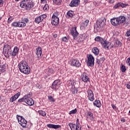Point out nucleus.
I'll return each instance as SVG.
<instances>
[{"label": "nucleus", "instance_id": "nucleus-1", "mask_svg": "<svg viewBox=\"0 0 130 130\" xmlns=\"http://www.w3.org/2000/svg\"><path fill=\"white\" fill-rule=\"evenodd\" d=\"M19 50V48L16 46L12 52V47L9 45H5L3 48V53L6 57H9V56H16L18 54Z\"/></svg>", "mask_w": 130, "mask_h": 130}, {"label": "nucleus", "instance_id": "nucleus-2", "mask_svg": "<svg viewBox=\"0 0 130 130\" xmlns=\"http://www.w3.org/2000/svg\"><path fill=\"white\" fill-rule=\"evenodd\" d=\"M18 68L20 71L25 75H28L30 73V68L28 66L27 62L22 61L18 64Z\"/></svg>", "mask_w": 130, "mask_h": 130}, {"label": "nucleus", "instance_id": "nucleus-3", "mask_svg": "<svg viewBox=\"0 0 130 130\" xmlns=\"http://www.w3.org/2000/svg\"><path fill=\"white\" fill-rule=\"evenodd\" d=\"M20 6L21 8L25 9L26 11H29L34 7V3L32 0H23L21 2Z\"/></svg>", "mask_w": 130, "mask_h": 130}, {"label": "nucleus", "instance_id": "nucleus-4", "mask_svg": "<svg viewBox=\"0 0 130 130\" xmlns=\"http://www.w3.org/2000/svg\"><path fill=\"white\" fill-rule=\"evenodd\" d=\"M106 23V19L105 18H101L97 20L96 24L95 25V28H101L103 27L104 24Z\"/></svg>", "mask_w": 130, "mask_h": 130}, {"label": "nucleus", "instance_id": "nucleus-5", "mask_svg": "<svg viewBox=\"0 0 130 130\" xmlns=\"http://www.w3.org/2000/svg\"><path fill=\"white\" fill-rule=\"evenodd\" d=\"M16 117L19 124L23 127H26V125H27V121L25 120L23 117L19 116V115H17Z\"/></svg>", "mask_w": 130, "mask_h": 130}, {"label": "nucleus", "instance_id": "nucleus-6", "mask_svg": "<svg viewBox=\"0 0 130 130\" xmlns=\"http://www.w3.org/2000/svg\"><path fill=\"white\" fill-rule=\"evenodd\" d=\"M87 66L89 67H93V66H94V57H93L91 54H90L87 56Z\"/></svg>", "mask_w": 130, "mask_h": 130}, {"label": "nucleus", "instance_id": "nucleus-7", "mask_svg": "<svg viewBox=\"0 0 130 130\" xmlns=\"http://www.w3.org/2000/svg\"><path fill=\"white\" fill-rule=\"evenodd\" d=\"M80 78L84 83H87L90 81V79L86 73H83L80 76Z\"/></svg>", "mask_w": 130, "mask_h": 130}, {"label": "nucleus", "instance_id": "nucleus-8", "mask_svg": "<svg viewBox=\"0 0 130 130\" xmlns=\"http://www.w3.org/2000/svg\"><path fill=\"white\" fill-rule=\"evenodd\" d=\"M69 125L71 130H82V127L79 126V128H78V126L77 124H73V123H69Z\"/></svg>", "mask_w": 130, "mask_h": 130}, {"label": "nucleus", "instance_id": "nucleus-9", "mask_svg": "<svg viewBox=\"0 0 130 130\" xmlns=\"http://www.w3.org/2000/svg\"><path fill=\"white\" fill-rule=\"evenodd\" d=\"M59 85H60V82H59V80H55L52 85V89H55V90H57L59 87Z\"/></svg>", "mask_w": 130, "mask_h": 130}, {"label": "nucleus", "instance_id": "nucleus-10", "mask_svg": "<svg viewBox=\"0 0 130 130\" xmlns=\"http://www.w3.org/2000/svg\"><path fill=\"white\" fill-rule=\"evenodd\" d=\"M71 35H72L74 39H76L77 37H78V35H79V33L77 31V27H73L72 28L71 31Z\"/></svg>", "mask_w": 130, "mask_h": 130}, {"label": "nucleus", "instance_id": "nucleus-11", "mask_svg": "<svg viewBox=\"0 0 130 130\" xmlns=\"http://www.w3.org/2000/svg\"><path fill=\"white\" fill-rule=\"evenodd\" d=\"M103 47L107 48V49H109V48H112L113 47V44H111L110 42L105 41Z\"/></svg>", "mask_w": 130, "mask_h": 130}, {"label": "nucleus", "instance_id": "nucleus-12", "mask_svg": "<svg viewBox=\"0 0 130 130\" xmlns=\"http://www.w3.org/2000/svg\"><path fill=\"white\" fill-rule=\"evenodd\" d=\"M25 103L29 105V106H32V105H34V100L32 99V98H26L25 99Z\"/></svg>", "mask_w": 130, "mask_h": 130}, {"label": "nucleus", "instance_id": "nucleus-13", "mask_svg": "<svg viewBox=\"0 0 130 130\" xmlns=\"http://www.w3.org/2000/svg\"><path fill=\"white\" fill-rule=\"evenodd\" d=\"M118 21L119 22V25H120V24L125 22V21H126V18L123 16H119L118 17Z\"/></svg>", "mask_w": 130, "mask_h": 130}, {"label": "nucleus", "instance_id": "nucleus-14", "mask_svg": "<svg viewBox=\"0 0 130 130\" xmlns=\"http://www.w3.org/2000/svg\"><path fill=\"white\" fill-rule=\"evenodd\" d=\"M80 0H72L70 4V7H78Z\"/></svg>", "mask_w": 130, "mask_h": 130}, {"label": "nucleus", "instance_id": "nucleus-15", "mask_svg": "<svg viewBox=\"0 0 130 130\" xmlns=\"http://www.w3.org/2000/svg\"><path fill=\"white\" fill-rule=\"evenodd\" d=\"M127 6H128V4H125L122 3H119L116 4L114 6V9H117V8H119V7H121V8H125V7H127Z\"/></svg>", "mask_w": 130, "mask_h": 130}, {"label": "nucleus", "instance_id": "nucleus-16", "mask_svg": "<svg viewBox=\"0 0 130 130\" xmlns=\"http://www.w3.org/2000/svg\"><path fill=\"white\" fill-rule=\"evenodd\" d=\"M111 23L113 25V26H117V25H119L118 17L113 18L111 19Z\"/></svg>", "mask_w": 130, "mask_h": 130}, {"label": "nucleus", "instance_id": "nucleus-17", "mask_svg": "<svg viewBox=\"0 0 130 130\" xmlns=\"http://www.w3.org/2000/svg\"><path fill=\"white\" fill-rule=\"evenodd\" d=\"M47 126L49 128H54L55 129L61 127L60 125H55L53 124H48L47 125Z\"/></svg>", "mask_w": 130, "mask_h": 130}, {"label": "nucleus", "instance_id": "nucleus-18", "mask_svg": "<svg viewBox=\"0 0 130 130\" xmlns=\"http://www.w3.org/2000/svg\"><path fill=\"white\" fill-rule=\"evenodd\" d=\"M58 21H59V19L58 17H52V24L54 26H56V25L58 24Z\"/></svg>", "mask_w": 130, "mask_h": 130}, {"label": "nucleus", "instance_id": "nucleus-19", "mask_svg": "<svg viewBox=\"0 0 130 130\" xmlns=\"http://www.w3.org/2000/svg\"><path fill=\"white\" fill-rule=\"evenodd\" d=\"M71 66H74V67H80L81 63L79 61H77L76 59H73L71 61Z\"/></svg>", "mask_w": 130, "mask_h": 130}, {"label": "nucleus", "instance_id": "nucleus-20", "mask_svg": "<svg viewBox=\"0 0 130 130\" xmlns=\"http://www.w3.org/2000/svg\"><path fill=\"white\" fill-rule=\"evenodd\" d=\"M95 41H99V42H100L102 46H103V45H104V43H105V41H106V40H103V39L100 37H96L95 38Z\"/></svg>", "mask_w": 130, "mask_h": 130}, {"label": "nucleus", "instance_id": "nucleus-21", "mask_svg": "<svg viewBox=\"0 0 130 130\" xmlns=\"http://www.w3.org/2000/svg\"><path fill=\"white\" fill-rule=\"evenodd\" d=\"M36 50L38 57H41V54H42V48L39 47L36 49Z\"/></svg>", "mask_w": 130, "mask_h": 130}, {"label": "nucleus", "instance_id": "nucleus-22", "mask_svg": "<svg viewBox=\"0 0 130 130\" xmlns=\"http://www.w3.org/2000/svg\"><path fill=\"white\" fill-rule=\"evenodd\" d=\"M93 105L96 107H98V108H100L101 107V102L99 100H95L93 103Z\"/></svg>", "mask_w": 130, "mask_h": 130}, {"label": "nucleus", "instance_id": "nucleus-23", "mask_svg": "<svg viewBox=\"0 0 130 130\" xmlns=\"http://www.w3.org/2000/svg\"><path fill=\"white\" fill-rule=\"evenodd\" d=\"M105 60V58L102 57L101 58L98 57L96 58V62L98 64H100V63H103V61Z\"/></svg>", "mask_w": 130, "mask_h": 130}, {"label": "nucleus", "instance_id": "nucleus-24", "mask_svg": "<svg viewBox=\"0 0 130 130\" xmlns=\"http://www.w3.org/2000/svg\"><path fill=\"white\" fill-rule=\"evenodd\" d=\"M67 85L69 87H74L75 86V80L72 81V80H70L67 81Z\"/></svg>", "mask_w": 130, "mask_h": 130}, {"label": "nucleus", "instance_id": "nucleus-25", "mask_svg": "<svg viewBox=\"0 0 130 130\" xmlns=\"http://www.w3.org/2000/svg\"><path fill=\"white\" fill-rule=\"evenodd\" d=\"M6 64H1L0 65V75L2 73H4V72H6Z\"/></svg>", "mask_w": 130, "mask_h": 130}, {"label": "nucleus", "instance_id": "nucleus-26", "mask_svg": "<svg viewBox=\"0 0 130 130\" xmlns=\"http://www.w3.org/2000/svg\"><path fill=\"white\" fill-rule=\"evenodd\" d=\"M87 94L88 98H93V97H94V93H93V91H92L91 89H88Z\"/></svg>", "mask_w": 130, "mask_h": 130}, {"label": "nucleus", "instance_id": "nucleus-27", "mask_svg": "<svg viewBox=\"0 0 130 130\" xmlns=\"http://www.w3.org/2000/svg\"><path fill=\"white\" fill-rule=\"evenodd\" d=\"M92 51L94 54L95 55H98L99 54V49L97 47H94L92 49Z\"/></svg>", "mask_w": 130, "mask_h": 130}, {"label": "nucleus", "instance_id": "nucleus-28", "mask_svg": "<svg viewBox=\"0 0 130 130\" xmlns=\"http://www.w3.org/2000/svg\"><path fill=\"white\" fill-rule=\"evenodd\" d=\"M87 117L90 119V120H93L94 117L93 116V113L90 111L87 112Z\"/></svg>", "mask_w": 130, "mask_h": 130}, {"label": "nucleus", "instance_id": "nucleus-29", "mask_svg": "<svg viewBox=\"0 0 130 130\" xmlns=\"http://www.w3.org/2000/svg\"><path fill=\"white\" fill-rule=\"evenodd\" d=\"M71 91L72 94H77V93H78V89L76 88L75 85L74 86V87H71Z\"/></svg>", "mask_w": 130, "mask_h": 130}, {"label": "nucleus", "instance_id": "nucleus-30", "mask_svg": "<svg viewBox=\"0 0 130 130\" xmlns=\"http://www.w3.org/2000/svg\"><path fill=\"white\" fill-rule=\"evenodd\" d=\"M35 22L37 23V24H39L41 22H42V19L40 16L37 17L35 18Z\"/></svg>", "mask_w": 130, "mask_h": 130}, {"label": "nucleus", "instance_id": "nucleus-31", "mask_svg": "<svg viewBox=\"0 0 130 130\" xmlns=\"http://www.w3.org/2000/svg\"><path fill=\"white\" fill-rule=\"evenodd\" d=\"M121 46V43L120 42V41L118 40L116 41L115 43V46H116V47H120Z\"/></svg>", "mask_w": 130, "mask_h": 130}, {"label": "nucleus", "instance_id": "nucleus-32", "mask_svg": "<svg viewBox=\"0 0 130 130\" xmlns=\"http://www.w3.org/2000/svg\"><path fill=\"white\" fill-rule=\"evenodd\" d=\"M38 113L40 114V115H42V116H46V113L45 112V111L39 110L38 111Z\"/></svg>", "mask_w": 130, "mask_h": 130}, {"label": "nucleus", "instance_id": "nucleus-33", "mask_svg": "<svg viewBox=\"0 0 130 130\" xmlns=\"http://www.w3.org/2000/svg\"><path fill=\"white\" fill-rule=\"evenodd\" d=\"M53 2L56 5H60L61 4V0H53Z\"/></svg>", "mask_w": 130, "mask_h": 130}, {"label": "nucleus", "instance_id": "nucleus-34", "mask_svg": "<svg viewBox=\"0 0 130 130\" xmlns=\"http://www.w3.org/2000/svg\"><path fill=\"white\" fill-rule=\"evenodd\" d=\"M25 26H26V23L24 22H18V27L22 28L23 27H25Z\"/></svg>", "mask_w": 130, "mask_h": 130}, {"label": "nucleus", "instance_id": "nucleus-35", "mask_svg": "<svg viewBox=\"0 0 130 130\" xmlns=\"http://www.w3.org/2000/svg\"><path fill=\"white\" fill-rule=\"evenodd\" d=\"M88 24H89V20H86L83 23V27H87L88 26Z\"/></svg>", "mask_w": 130, "mask_h": 130}, {"label": "nucleus", "instance_id": "nucleus-36", "mask_svg": "<svg viewBox=\"0 0 130 130\" xmlns=\"http://www.w3.org/2000/svg\"><path fill=\"white\" fill-rule=\"evenodd\" d=\"M20 95H21V92H18L17 93L11 97V98H19Z\"/></svg>", "mask_w": 130, "mask_h": 130}, {"label": "nucleus", "instance_id": "nucleus-37", "mask_svg": "<svg viewBox=\"0 0 130 130\" xmlns=\"http://www.w3.org/2000/svg\"><path fill=\"white\" fill-rule=\"evenodd\" d=\"M121 70L123 73H124V72H125L126 71V68H125V66H124V65H123L122 64H121Z\"/></svg>", "mask_w": 130, "mask_h": 130}, {"label": "nucleus", "instance_id": "nucleus-38", "mask_svg": "<svg viewBox=\"0 0 130 130\" xmlns=\"http://www.w3.org/2000/svg\"><path fill=\"white\" fill-rule=\"evenodd\" d=\"M77 112V109H75L74 110H72L69 113V114H75Z\"/></svg>", "mask_w": 130, "mask_h": 130}, {"label": "nucleus", "instance_id": "nucleus-39", "mask_svg": "<svg viewBox=\"0 0 130 130\" xmlns=\"http://www.w3.org/2000/svg\"><path fill=\"white\" fill-rule=\"evenodd\" d=\"M31 96H32V93L31 92H29L26 95L24 96V98H31Z\"/></svg>", "mask_w": 130, "mask_h": 130}, {"label": "nucleus", "instance_id": "nucleus-40", "mask_svg": "<svg viewBox=\"0 0 130 130\" xmlns=\"http://www.w3.org/2000/svg\"><path fill=\"white\" fill-rule=\"evenodd\" d=\"M67 15L69 16V17H71V18L74 17V15H73V12H71V11H68Z\"/></svg>", "mask_w": 130, "mask_h": 130}, {"label": "nucleus", "instance_id": "nucleus-41", "mask_svg": "<svg viewBox=\"0 0 130 130\" xmlns=\"http://www.w3.org/2000/svg\"><path fill=\"white\" fill-rule=\"evenodd\" d=\"M12 26H13V27H19V23L13 22L12 24Z\"/></svg>", "mask_w": 130, "mask_h": 130}, {"label": "nucleus", "instance_id": "nucleus-42", "mask_svg": "<svg viewBox=\"0 0 130 130\" xmlns=\"http://www.w3.org/2000/svg\"><path fill=\"white\" fill-rule=\"evenodd\" d=\"M58 13H57V12H55L53 14L52 18H58Z\"/></svg>", "mask_w": 130, "mask_h": 130}, {"label": "nucleus", "instance_id": "nucleus-43", "mask_svg": "<svg viewBox=\"0 0 130 130\" xmlns=\"http://www.w3.org/2000/svg\"><path fill=\"white\" fill-rule=\"evenodd\" d=\"M26 98H21L18 100V102H25Z\"/></svg>", "mask_w": 130, "mask_h": 130}, {"label": "nucleus", "instance_id": "nucleus-44", "mask_svg": "<svg viewBox=\"0 0 130 130\" xmlns=\"http://www.w3.org/2000/svg\"><path fill=\"white\" fill-rule=\"evenodd\" d=\"M77 41H78V42H82L83 41H84V38L80 37H79V38L78 39Z\"/></svg>", "mask_w": 130, "mask_h": 130}, {"label": "nucleus", "instance_id": "nucleus-45", "mask_svg": "<svg viewBox=\"0 0 130 130\" xmlns=\"http://www.w3.org/2000/svg\"><path fill=\"white\" fill-rule=\"evenodd\" d=\"M76 124L77 125V127L79 128V126H81V124L79 122V118H77L76 120Z\"/></svg>", "mask_w": 130, "mask_h": 130}, {"label": "nucleus", "instance_id": "nucleus-46", "mask_svg": "<svg viewBox=\"0 0 130 130\" xmlns=\"http://www.w3.org/2000/svg\"><path fill=\"white\" fill-rule=\"evenodd\" d=\"M40 17L41 18L42 20L43 21V19H45V18H46V15L44 14L41 16H40Z\"/></svg>", "mask_w": 130, "mask_h": 130}, {"label": "nucleus", "instance_id": "nucleus-47", "mask_svg": "<svg viewBox=\"0 0 130 130\" xmlns=\"http://www.w3.org/2000/svg\"><path fill=\"white\" fill-rule=\"evenodd\" d=\"M125 36L127 37H130V29L126 32Z\"/></svg>", "mask_w": 130, "mask_h": 130}, {"label": "nucleus", "instance_id": "nucleus-48", "mask_svg": "<svg viewBox=\"0 0 130 130\" xmlns=\"http://www.w3.org/2000/svg\"><path fill=\"white\" fill-rule=\"evenodd\" d=\"M126 63L130 67V57H128L126 60Z\"/></svg>", "mask_w": 130, "mask_h": 130}, {"label": "nucleus", "instance_id": "nucleus-49", "mask_svg": "<svg viewBox=\"0 0 130 130\" xmlns=\"http://www.w3.org/2000/svg\"><path fill=\"white\" fill-rule=\"evenodd\" d=\"M48 100L50 102H54L55 101V100L53 98H49Z\"/></svg>", "mask_w": 130, "mask_h": 130}, {"label": "nucleus", "instance_id": "nucleus-50", "mask_svg": "<svg viewBox=\"0 0 130 130\" xmlns=\"http://www.w3.org/2000/svg\"><path fill=\"white\" fill-rule=\"evenodd\" d=\"M62 41H64V42H68V38H67L66 37L62 38Z\"/></svg>", "mask_w": 130, "mask_h": 130}, {"label": "nucleus", "instance_id": "nucleus-51", "mask_svg": "<svg viewBox=\"0 0 130 130\" xmlns=\"http://www.w3.org/2000/svg\"><path fill=\"white\" fill-rule=\"evenodd\" d=\"M17 99V98H11L10 100V102H14V101H16V100Z\"/></svg>", "mask_w": 130, "mask_h": 130}, {"label": "nucleus", "instance_id": "nucleus-52", "mask_svg": "<svg viewBox=\"0 0 130 130\" xmlns=\"http://www.w3.org/2000/svg\"><path fill=\"white\" fill-rule=\"evenodd\" d=\"M47 8H48V5H45V6L43 8L44 10L46 11L47 10Z\"/></svg>", "mask_w": 130, "mask_h": 130}, {"label": "nucleus", "instance_id": "nucleus-53", "mask_svg": "<svg viewBox=\"0 0 130 130\" xmlns=\"http://www.w3.org/2000/svg\"><path fill=\"white\" fill-rule=\"evenodd\" d=\"M13 20V19H12V18L10 17L8 18V23H10L11 22V21Z\"/></svg>", "mask_w": 130, "mask_h": 130}, {"label": "nucleus", "instance_id": "nucleus-54", "mask_svg": "<svg viewBox=\"0 0 130 130\" xmlns=\"http://www.w3.org/2000/svg\"><path fill=\"white\" fill-rule=\"evenodd\" d=\"M111 106H112L113 109H116V106H114L113 104L111 105Z\"/></svg>", "mask_w": 130, "mask_h": 130}, {"label": "nucleus", "instance_id": "nucleus-55", "mask_svg": "<svg viewBox=\"0 0 130 130\" xmlns=\"http://www.w3.org/2000/svg\"><path fill=\"white\" fill-rule=\"evenodd\" d=\"M127 88L128 89H130V83L127 84Z\"/></svg>", "mask_w": 130, "mask_h": 130}, {"label": "nucleus", "instance_id": "nucleus-56", "mask_svg": "<svg viewBox=\"0 0 130 130\" xmlns=\"http://www.w3.org/2000/svg\"><path fill=\"white\" fill-rule=\"evenodd\" d=\"M24 21L26 23H28V22L29 21V20H28L27 18H25Z\"/></svg>", "mask_w": 130, "mask_h": 130}, {"label": "nucleus", "instance_id": "nucleus-57", "mask_svg": "<svg viewBox=\"0 0 130 130\" xmlns=\"http://www.w3.org/2000/svg\"><path fill=\"white\" fill-rule=\"evenodd\" d=\"M48 72L50 73H52L53 72V70L52 69H49Z\"/></svg>", "mask_w": 130, "mask_h": 130}, {"label": "nucleus", "instance_id": "nucleus-58", "mask_svg": "<svg viewBox=\"0 0 130 130\" xmlns=\"http://www.w3.org/2000/svg\"><path fill=\"white\" fill-rule=\"evenodd\" d=\"M88 99L90 101H93L94 100V98H89Z\"/></svg>", "mask_w": 130, "mask_h": 130}, {"label": "nucleus", "instance_id": "nucleus-59", "mask_svg": "<svg viewBox=\"0 0 130 130\" xmlns=\"http://www.w3.org/2000/svg\"><path fill=\"white\" fill-rule=\"evenodd\" d=\"M2 4H4V2L3 0H0V5H2Z\"/></svg>", "mask_w": 130, "mask_h": 130}, {"label": "nucleus", "instance_id": "nucleus-60", "mask_svg": "<svg viewBox=\"0 0 130 130\" xmlns=\"http://www.w3.org/2000/svg\"><path fill=\"white\" fill-rule=\"evenodd\" d=\"M20 0H15V2H19Z\"/></svg>", "mask_w": 130, "mask_h": 130}, {"label": "nucleus", "instance_id": "nucleus-61", "mask_svg": "<svg viewBox=\"0 0 130 130\" xmlns=\"http://www.w3.org/2000/svg\"><path fill=\"white\" fill-rule=\"evenodd\" d=\"M48 98H52V96H49Z\"/></svg>", "mask_w": 130, "mask_h": 130}, {"label": "nucleus", "instance_id": "nucleus-62", "mask_svg": "<svg viewBox=\"0 0 130 130\" xmlns=\"http://www.w3.org/2000/svg\"><path fill=\"white\" fill-rule=\"evenodd\" d=\"M123 122H125V120H123Z\"/></svg>", "mask_w": 130, "mask_h": 130}, {"label": "nucleus", "instance_id": "nucleus-63", "mask_svg": "<svg viewBox=\"0 0 130 130\" xmlns=\"http://www.w3.org/2000/svg\"><path fill=\"white\" fill-rule=\"evenodd\" d=\"M42 2H44V0H41Z\"/></svg>", "mask_w": 130, "mask_h": 130}, {"label": "nucleus", "instance_id": "nucleus-64", "mask_svg": "<svg viewBox=\"0 0 130 130\" xmlns=\"http://www.w3.org/2000/svg\"><path fill=\"white\" fill-rule=\"evenodd\" d=\"M54 37H56L55 35H54Z\"/></svg>", "mask_w": 130, "mask_h": 130}]
</instances>
